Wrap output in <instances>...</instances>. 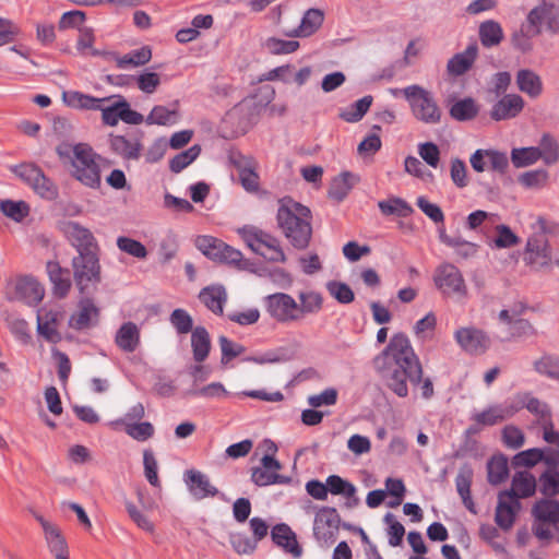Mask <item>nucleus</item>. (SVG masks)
Here are the masks:
<instances>
[{
    "label": "nucleus",
    "mask_w": 559,
    "mask_h": 559,
    "mask_svg": "<svg viewBox=\"0 0 559 559\" xmlns=\"http://www.w3.org/2000/svg\"><path fill=\"white\" fill-rule=\"evenodd\" d=\"M169 322L178 334L192 333L193 319L187 310L177 308L169 316Z\"/></svg>",
    "instance_id": "13d9d810"
},
{
    "label": "nucleus",
    "mask_w": 559,
    "mask_h": 559,
    "mask_svg": "<svg viewBox=\"0 0 559 559\" xmlns=\"http://www.w3.org/2000/svg\"><path fill=\"white\" fill-rule=\"evenodd\" d=\"M521 509V502L518 499H510L499 492L496 507L495 522L503 531H509L514 522L518 512Z\"/></svg>",
    "instance_id": "5701e85b"
},
{
    "label": "nucleus",
    "mask_w": 559,
    "mask_h": 559,
    "mask_svg": "<svg viewBox=\"0 0 559 559\" xmlns=\"http://www.w3.org/2000/svg\"><path fill=\"white\" fill-rule=\"evenodd\" d=\"M383 520L388 524L389 545L392 547L400 546L405 534L404 526L392 513H386Z\"/></svg>",
    "instance_id": "338daca9"
},
{
    "label": "nucleus",
    "mask_w": 559,
    "mask_h": 559,
    "mask_svg": "<svg viewBox=\"0 0 559 559\" xmlns=\"http://www.w3.org/2000/svg\"><path fill=\"white\" fill-rule=\"evenodd\" d=\"M544 451L537 448L528 449L515 454L512 459L514 467H532L543 462Z\"/></svg>",
    "instance_id": "680f3d73"
},
{
    "label": "nucleus",
    "mask_w": 559,
    "mask_h": 559,
    "mask_svg": "<svg viewBox=\"0 0 559 559\" xmlns=\"http://www.w3.org/2000/svg\"><path fill=\"white\" fill-rule=\"evenodd\" d=\"M479 39L486 48L498 46L503 39L501 25L493 20L483 22L479 25Z\"/></svg>",
    "instance_id": "c03bdc74"
},
{
    "label": "nucleus",
    "mask_w": 559,
    "mask_h": 559,
    "mask_svg": "<svg viewBox=\"0 0 559 559\" xmlns=\"http://www.w3.org/2000/svg\"><path fill=\"white\" fill-rule=\"evenodd\" d=\"M372 104V96L367 95L341 111L340 117L346 122H357L362 119Z\"/></svg>",
    "instance_id": "8fccbe9b"
},
{
    "label": "nucleus",
    "mask_w": 559,
    "mask_h": 559,
    "mask_svg": "<svg viewBox=\"0 0 559 559\" xmlns=\"http://www.w3.org/2000/svg\"><path fill=\"white\" fill-rule=\"evenodd\" d=\"M191 347L193 359L197 362L204 361L211 349L210 334L204 326H197L191 333Z\"/></svg>",
    "instance_id": "58836bf2"
},
{
    "label": "nucleus",
    "mask_w": 559,
    "mask_h": 559,
    "mask_svg": "<svg viewBox=\"0 0 559 559\" xmlns=\"http://www.w3.org/2000/svg\"><path fill=\"white\" fill-rule=\"evenodd\" d=\"M488 481L497 486L509 476L508 459L503 454L493 455L487 463Z\"/></svg>",
    "instance_id": "a18cd8bd"
},
{
    "label": "nucleus",
    "mask_w": 559,
    "mask_h": 559,
    "mask_svg": "<svg viewBox=\"0 0 559 559\" xmlns=\"http://www.w3.org/2000/svg\"><path fill=\"white\" fill-rule=\"evenodd\" d=\"M200 153L201 146L198 144L192 145L188 150L177 154L174 158L170 159L169 169L175 174L180 173L190 164H192L198 158Z\"/></svg>",
    "instance_id": "864d4df0"
},
{
    "label": "nucleus",
    "mask_w": 559,
    "mask_h": 559,
    "mask_svg": "<svg viewBox=\"0 0 559 559\" xmlns=\"http://www.w3.org/2000/svg\"><path fill=\"white\" fill-rule=\"evenodd\" d=\"M473 480V469L468 465L460 468L455 477V486L464 507L472 513L476 514L475 503L471 495V485Z\"/></svg>",
    "instance_id": "72a5a7b5"
},
{
    "label": "nucleus",
    "mask_w": 559,
    "mask_h": 559,
    "mask_svg": "<svg viewBox=\"0 0 559 559\" xmlns=\"http://www.w3.org/2000/svg\"><path fill=\"white\" fill-rule=\"evenodd\" d=\"M59 313L45 308L37 312V331L46 341L57 343L60 341V334L57 330Z\"/></svg>",
    "instance_id": "c756f323"
},
{
    "label": "nucleus",
    "mask_w": 559,
    "mask_h": 559,
    "mask_svg": "<svg viewBox=\"0 0 559 559\" xmlns=\"http://www.w3.org/2000/svg\"><path fill=\"white\" fill-rule=\"evenodd\" d=\"M110 59L115 60L117 67L120 69H127L130 67H140L146 64L152 58V51L150 47L144 46L140 49L130 51L129 53L120 57L115 52L105 53Z\"/></svg>",
    "instance_id": "f704fd0d"
},
{
    "label": "nucleus",
    "mask_w": 559,
    "mask_h": 559,
    "mask_svg": "<svg viewBox=\"0 0 559 559\" xmlns=\"http://www.w3.org/2000/svg\"><path fill=\"white\" fill-rule=\"evenodd\" d=\"M524 99L518 94H506L490 110V118L495 121L509 120L518 117L524 108Z\"/></svg>",
    "instance_id": "aec40b11"
},
{
    "label": "nucleus",
    "mask_w": 559,
    "mask_h": 559,
    "mask_svg": "<svg viewBox=\"0 0 559 559\" xmlns=\"http://www.w3.org/2000/svg\"><path fill=\"white\" fill-rule=\"evenodd\" d=\"M516 414V407H513L511 400L501 404L490 405L486 409L472 415L471 419L477 424L486 426L498 425Z\"/></svg>",
    "instance_id": "a211bd4d"
},
{
    "label": "nucleus",
    "mask_w": 559,
    "mask_h": 559,
    "mask_svg": "<svg viewBox=\"0 0 559 559\" xmlns=\"http://www.w3.org/2000/svg\"><path fill=\"white\" fill-rule=\"evenodd\" d=\"M10 170L24 183L29 186L40 198L52 201L59 195L57 185L48 178L41 168L34 163H21L10 167Z\"/></svg>",
    "instance_id": "0eeeda50"
},
{
    "label": "nucleus",
    "mask_w": 559,
    "mask_h": 559,
    "mask_svg": "<svg viewBox=\"0 0 559 559\" xmlns=\"http://www.w3.org/2000/svg\"><path fill=\"white\" fill-rule=\"evenodd\" d=\"M534 521L548 522L554 525L558 533L559 540V501L552 499H540L532 508Z\"/></svg>",
    "instance_id": "a878e982"
},
{
    "label": "nucleus",
    "mask_w": 559,
    "mask_h": 559,
    "mask_svg": "<svg viewBox=\"0 0 559 559\" xmlns=\"http://www.w3.org/2000/svg\"><path fill=\"white\" fill-rule=\"evenodd\" d=\"M239 234L247 246L265 260L270 262H286V255L280 240L271 234L252 226H245L239 229Z\"/></svg>",
    "instance_id": "39448f33"
},
{
    "label": "nucleus",
    "mask_w": 559,
    "mask_h": 559,
    "mask_svg": "<svg viewBox=\"0 0 559 559\" xmlns=\"http://www.w3.org/2000/svg\"><path fill=\"white\" fill-rule=\"evenodd\" d=\"M534 369L550 379L559 380V359L545 355L534 362Z\"/></svg>",
    "instance_id": "e2e57ef3"
},
{
    "label": "nucleus",
    "mask_w": 559,
    "mask_h": 559,
    "mask_svg": "<svg viewBox=\"0 0 559 559\" xmlns=\"http://www.w3.org/2000/svg\"><path fill=\"white\" fill-rule=\"evenodd\" d=\"M62 231L70 243L78 250L79 254L99 251L93 233L78 222L69 221L63 223Z\"/></svg>",
    "instance_id": "2eb2a0df"
},
{
    "label": "nucleus",
    "mask_w": 559,
    "mask_h": 559,
    "mask_svg": "<svg viewBox=\"0 0 559 559\" xmlns=\"http://www.w3.org/2000/svg\"><path fill=\"white\" fill-rule=\"evenodd\" d=\"M114 98L115 96L97 98L76 91L63 93V100L68 106L86 110H98L100 104L109 103Z\"/></svg>",
    "instance_id": "473e14b6"
},
{
    "label": "nucleus",
    "mask_w": 559,
    "mask_h": 559,
    "mask_svg": "<svg viewBox=\"0 0 559 559\" xmlns=\"http://www.w3.org/2000/svg\"><path fill=\"white\" fill-rule=\"evenodd\" d=\"M340 522L341 518L335 508H321L314 516V537L320 542L333 543L338 533Z\"/></svg>",
    "instance_id": "4468645a"
},
{
    "label": "nucleus",
    "mask_w": 559,
    "mask_h": 559,
    "mask_svg": "<svg viewBox=\"0 0 559 559\" xmlns=\"http://www.w3.org/2000/svg\"><path fill=\"white\" fill-rule=\"evenodd\" d=\"M117 247L120 251L141 260L145 259L148 254L147 249L142 242L126 236L117 238Z\"/></svg>",
    "instance_id": "bf43d9fd"
},
{
    "label": "nucleus",
    "mask_w": 559,
    "mask_h": 559,
    "mask_svg": "<svg viewBox=\"0 0 559 559\" xmlns=\"http://www.w3.org/2000/svg\"><path fill=\"white\" fill-rule=\"evenodd\" d=\"M326 289L340 304L347 305L355 299L352 288L343 282L330 281L326 283Z\"/></svg>",
    "instance_id": "0e129e2a"
},
{
    "label": "nucleus",
    "mask_w": 559,
    "mask_h": 559,
    "mask_svg": "<svg viewBox=\"0 0 559 559\" xmlns=\"http://www.w3.org/2000/svg\"><path fill=\"white\" fill-rule=\"evenodd\" d=\"M516 85L519 90L532 98L538 97L543 92V82L540 76L530 69H522L516 74Z\"/></svg>",
    "instance_id": "c9c22d12"
},
{
    "label": "nucleus",
    "mask_w": 559,
    "mask_h": 559,
    "mask_svg": "<svg viewBox=\"0 0 559 559\" xmlns=\"http://www.w3.org/2000/svg\"><path fill=\"white\" fill-rule=\"evenodd\" d=\"M267 313L277 322L286 323L300 320L297 302L288 294L276 293L265 297Z\"/></svg>",
    "instance_id": "f8f14e48"
},
{
    "label": "nucleus",
    "mask_w": 559,
    "mask_h": 559,
    "mask_svg": "<svg viewBox=\"0 0 559 559\" xmlns=\"http://www.w3.org/2000/svg\"><path fill=\"white\" fill-rule=\"evenodd\" d=\"M99 310L90 298H83L79 302V309L69 319L70 328L82 331L97 324Z\"/></svg>",
    "instance_id": "412c9836"
},
{
    "label": "nucleus",
    "mask_w": 559,
    "mask_h": 559,
    "mask_svg": "<svg viewBox=\"0 0 559 559\" xmlns=\"http://www.w3.org/2000/svg\"><path fill=\"white\" fill-rule=\"evenodd\" d=\"M539 35L538 29H530V27L524 24L516 31H514L511 35V45L512 47L522 52L527 53L533 50L534 44L533 38Z\"/></svg>",
    "instance_id": "49530a36"
},
{
    "label": "nucleus",
    "mask_w": 559,
    "mask_h": 559,
    "mask_svg": "<svg viewBox=\"0 0 559 559\" xmlns=\"http://www.w3.org/2000/svg\"><path fill=\"white\" fill-rule=\"evenodd\" d=\"M537 153L545 165H555L559 162V142L551 133H543L538 142Z\"/></svg>",
    "instance_id": "ea45409f"
},
{
    "label": "nucleus",
    "mask_w": 559,
    "mask_h": 559,
    "mask_svg": "<svg viewBox=\"0 0 559 559\" xmlns=\"http://www.w3.org/2000/svg\"><path fill=\"white\" fill-rule=\"evenodd\" d=\"M218 344L222 350L221 362L223 365H227L231 359L240 356L246 350L241 344L230 341L225 335L218 337Z\"/></svg>",
    "instance_id": "69168bd1"
},
{
    "label": "nucleus",
    "mask_w": 559,
    "mask_h": 559,
    "mask_svg": "<svg viewBox=\"0 0 559 559\" xmlns=\"http://www.w3.org/2000/svg\"><path fill=\"white\" fill-rule=\"evenodd\" d=\"M277 224L290 245L297 250H304L309 246L312 236L310 210L285 197L280 201L277 211Z\"/></svg>",
    "instance_id": "f03ea898"
},
{
    "label": "nucleus",
    "mask_w": 559,
    "mask_h": 559,
    "mask_svg": "<svg viewBox=\"0 0 559 559\" xmlns=\"http://www.w3.org/2000/svg\"><path fill=\"white\" fill-rule=\"evenodd\" d=\"M272 540L285 551L292 554L295 558L302 555V548L299 546L296 534L287 524H276L271 532Z\"/></svg>",
    "instance_id": "bb28decb"
},
{
    "label": "nucleus",
    "mask_w": 559,
    "mask_h": 559,
    "mask_svg": "<svg viewBox=\"0 0 559 559\" xmlns=\"http://www.w3.org/2000/svg\"><path fill=\"white\" fill-rule=\"evenodd\" d=\"M299 304H297V312L300 319L305 314L318 313L323 307V297L317 292H301L298 295Z\"/></svg>",
    "instance_id": "de8ad7c7"
},
{
    "label": "nucleus",
    "mask_w": 559,
    "mask_h": 559,
    "mask_svg": "<svg viewBox=\"0 0 559 559\" xmlns=\"http://www.w3.org/2000/svg\"><path fill=\"white\" fill-rule=\"evenodd\" d=\"M323 20L324 14L321 10L309 9L305 12L299 26L285 34L289 37H308L321 27Z\"/></svg>",
    "instance_id": "c85d7f7f"
},
{
    "label": "nucleus",
    "mask_w": 559,
    "mask_h": 559,
    "mask_svg": "<svg viewBox=\"0 0 559 559\" xmlns=\"http://www.w3.org/2000/svg\"><path fill=\"white\" fill-rule=\"evenodd\" d=\"M264 48L272 55H288L299 48V41L285 40L277 37H269L263 44Z\"/></svg>",
    "instance_id": "4d7b16f0"
},
{
    "label": "nucleus",
    "mask_w": 559,
    "mask_h": 559,
    "mask_svg": "<svg viewBox=\"0 0 559 559\" xmlns=\"http://www.w3.org/2000/svg\"><path fill=\"white\" fill-rule=\"evenodd\" d=\"M511 162L515 168H524L534 165L539 160V153L537 147H514L511 151Z\"/></svg>",
    "instance_id": "3c124183"
},
{
    "label": "nucleus",
    "mask_w": 559,
    "mask_h": 559,
    "mask_svg": "<svg viewBox=\"0 0 559 559\" xmlns=\"http://www.w3.org/2000/svg\"><path fill=\"white\" fill-rule=\"evenodd\" d=\"M73 276L81 294H85L90 285L100 281L98 252L82 253L72 260Z\"/></svg>",
    "instance_id": "1a4fd4ad"
},
{
    "label": "nucleus",
    "mask_w": 559,
    "mask_h": 559,
    "mask_svg": "<svg viewBox=\"0 0 559 559\" xmlns=\"http://www.w3.org/2000/svg\"><path fill=\"white\" fill-rule=\"evenodd\" d=\"M436 286L447 295L465 297L467 288L461 271L451 263L437 267L433 276Z\"/></svg>",
    "instance_id": "9b49d317"
},
{
    "label": "nucleus",
    "mask_w": 559,
    "mask_h": 559,
    "mask_svg": "<svg viewBox=\"0 0 559 559\" xmlns=\"http://www.w3.org/2000/svg\"><path fill=\"white\" fill-rule=\"evenodd\" d=\"M519 182L527 189H539L546 186L548 181V171L545 169H535L521 174Z\"/></svg>",
    "instance_id": "052dcab7"
},
{
    "label": "nucleus",
    "mask_w": 559,
    "mask_h": 559,
    "mask_svg": "<svg viewBox=\"0 0 559 559\" xmlns=\"http://www.w3.org/2000/svg\"><path fill=\"white\" fill-rule=\"evenodd\" d=\"M179 118L180 115L177 109V104L173 109L162 105H156L145 118V122L147 124L173 126L178 122Z\"/></svg>",
    "instance_id": "37998d69"
},
{
    "label": "nucleus",
    "mask_w": 559,
    "mask_h": 559,
    "mask_svg": "<svg viewBox=\"0 0 559 559\" xmlns=\"http://www.w3.org/2000/svg\"><path fill=\"white\" fill-rule=\"evenodd\" d=\"M199 298L209 310L215 314H222L227 295L225 288L217 285L203 288L199 294Z\"/></svg>",
    "instance_id": "e433bc0d"
},
{
    "label": "nucleus",
    "mask_w": 559,
    "mask_h": 559,
    "mask_svg": "<svg viewBox=\"0 0 559 559\" xmlns=\"http://www.w3.org/2000/svg\"><path fill=\"white\" fill-rule=\"evenodd\" d=\"M282 464L270 454H265L261 459V466L252 467L251 480L260 487L273 484H288L289 477L278 474Z\"/></svg>",
    "instance_id": "dca6fc26"
},
{
    "label": "nucleus",
    "mask_w": 559,
    "mask_h": 559,
    "mask_svg": "<svg viewBox=\"0 0 559 559\" xmlns=\"http://www.w3.org/2000/svg\"><path fill=\"white\" fill-rule=\"evenodd\" d=\"M326 488L332 495H342L347 499H353V503L348 502V507L355 506L358 502V499L355 498V486L337 475H331L326 478Z\"/></svg>",
    "instance_id": "09e8293b"
},
{
    "label": "nucleus",
    "mask_w": 559,
    "mask_h": 559,
    "mask_svg": "<svg viewBox=\"0 0 559 559\" xmlns=\"http://www.w3.org/2000/svg\"><path fill=\"white\" fill-rule=\"evenodd\" d=\"M0 211L15 222L23 221L29 213V206L24 201H0Z\"/></svg>",
    "instance_id": "6e6d98bb"
},
{
    "label": "nucleus",
    "mask_w": 559,
    "mask_h": 559,
    "mask_svg": "<svg viewBox=\"0 0 559 559\" xmlns=\"http://www.w3.org/2000/svg\"><path fill=\"white\" fill-rule=\"evenodd\" d=\"M58 155L71 158L73 167L72 176L90 188H97L100 185V169L96 162V154L93 148L84 143L73 147L61 145L57 147Z\"/></svg>",
    "instance_id": "7ed1b4c3"
},
{
    "label": "nucleus",
    "mask_w": 559,
    "mask_h": 559,
    "mask_svg": "<svg viewBox=\"0 0 559 559\" xmlns=\"http://www.w3.org/2000/svg\"><path fill=\"white\" fill-rule=\"evenodd\" d=\"M556 224L538 216L532 225L533 233L528 237L523 253V261L535 271L549 267L552 263V253L547 235L552 233Z\"/></svg>",
    "instance_id": "20e7f679"
},
{
    "label": "nucleus",
    "mask_w": 559,
    "mask_h": 559,
    "mask_svg": "<svg viewBox=\"0 0 559 559\" xmlns=\"http://www.w3.org/2000/svg\"><path fill=\"white\" fill-rule=\"evenodd\" d=\"M109 143L114 153L128 160L139 159L143 148L139 138L128 139L124 135L110 134Z\"/></svg>",
    "instance_id": "393cba45"
},
{
    "label": "nucleus",
    "mask_w": 559,
    "mask_h": 559,
    "mask_svg": "<svg viewBox=\"0 0 559 559\" xmlns=\"http://www.w3.org/2000/svg\"><path fill=\"white\" fill-rule=\"evenodd\" d=\"M357 181L358 178L354 174L344 171L332 180L329 189V195L336 201H342L346 198Z\"/></svg>",
    "instance_id": "a19ab883"
},
{
    "label": "nucleus",
    "mask_w": 559,
    "mask_h": 559,
    "mask_svg": "<svg viewBox=\"0 0 559 559\" xmlns=\"http://www.w3.org/2000/svg\"><path fill=\"white\" fill-rule=\"evenodd\" d=\"M454 337L459 345L469 354H481L489 347V337L480 330L474 328L459 329Z\"/></svg>",
    "instance_id": "6ab92c4d"
},
{
    "label": "nucleus",
    "mask_w": 559,
    "mask_h": 559,
    "mask_svg": "<svg viewBox=\"0 0 559 559\" xmlns=\"http://www.w3.org/2000/svg\"><path fill=\"white\" fill-rule=\"evenodd\" d=\"M513 407H516V413L522 408H526L530 413L539 416L543 419L550 418V409L548 405L540 402L538 399L531 396L528 393L519 394L515 399L511 400Z\"/></svg>",
    "instance_id": "4c0bfd02"
},
{
    "label": "nucleus",
    "mask_w": 559,
    "mask_h": 559,
    "mask_svg": "<svg viewBox=\"0 0 559 559\" xmlns=\"http://www.w3.org/2000/svg\"><path fill=\"white\" fill-rule=\"evenodd\" d=\"M374 367L385 385L400 397L408 395L407 381L414 385L421 383V396L426 400L435 393L432 381L429 378L423 380L420 360L404 333L391 337L384 350L376 357Z\"/></svg>",
    "instance_id": "f257e3e1"
},
{
    "label": "nucleus",
    "mask_w": 559,
    "mask_h": 559,
    "mask_svg": "<svg viewBox=\"0 0 559 559\" xmlns=\"http://www.w3.org/2000/svg\"><path fill=\"white\" fill-rule=\"evenodd\" d=\"M185 481L189 488L190 493L197 500H202L206 497H215L218 495V489L215 486H213L209 477L200 471H186Z\"/></svg>",
    "instance_id": "4be33fe9"
},
{
    "label": "nucleus",
    "mask_w": 559,
    "mask_h": 559,
    "mask_svg": "<svg viewBox=\"0 0 559 559\" xmlns=\"http://www.w3.org/2000/svg\"><path fill=\"white\" fill-rule=\"evenodd\" d=\"M378 206L383 215H397L405 217L409 215L413 210L408 203L400 198H392L389 200L380 201Z\"/></svg>",
    "instance_id": "5fc2aeb1"
},
{
    "label": "nucleus",
    "mask_w": 559,
    "mask_h": 559,
    "mask_svg": "<svg viewBox=\"0 0 559 559\" xmlns=\"http://www.w3.org/2000/svg\"><path fill=\"white\" fill-rule=\"evenodd\" d=\"M536 479L527 471L516 472L512 478V487L509 490L501 491L503 496L510 499L528 498L535 493Z\"/></svg>",
    "instance_id": "b1692460"
},
{
    "label": "nucleus",
    "mask_w": 559,
    "mask_h": 559,
    "mask_svg": "<svg viewBox=\"0 0 559 559\" xmlns=\"http://www.w3.org/2000/svg\"><path fill=\"white\" fill-rule=\"evenodd\" d=\"M540 492L547 497H554L559 493V472L548 469L539 477Z\"/></svg>",
    "instance_id": "774afa93"
},
{
    "label": "nucleus",
    "mask_w": 559,
    "mask_h": 559,
    "mask_svg": "<svg viewBox=\"0 0 559 559\" xmlns=\"http://www.w3.org/2000/svg\"><path fill=\"white\" fill-rule=\"evenodd\" d=\"M439 238L445 246L452 247L456 250V253L463 258H468L476 253L477 246L469 241L462 239L461 237L448 236L444 229L439 230Z\"/></svg>",
    "instance_id": "603ef678"
},
{
    "label": "nucleus",
    "mask_w": 559,
    "mask_h": 559,
    "mask_svg": "<svg viewBox=\"0 0 559 559\" xmlns=\"http://www.w3.org/2000/svg\"><path fill=\"white\" fill-rule=\"evenodd\" d=\"M36 520L44 531L47 547L55 556V559H70L67 540L58 525L45 520L41 515H36Z\"/></svg>",
    "instance_id": "f3484780"
},
{
    "label": "nucleus",
    "mask_w": 559,
    "mask_h": 559,
    "mask_svg": "<svg viewBox=\"0 0 559 559\" xmlns=\"http://www.w3.org/2000/svg\"><path fill=\"white\" fill-rule=\"evenodd\" d=\"M404 92V97L417 120L427 124H437L441 121V109L427 90L414 84L406 86Z\"/></svg>",
    "instance_id": "423d86ee"
},
{
    "label": "nucleus",
    "mask_w": 559,
    "mask_h": 559,
    "mask_svg": "<svg viewBox=\"0 0 559 559\" xmlns=\"http://www.w3.org/2000/svg\"><path fill=\"white\" fill-rule=\"evenodd\" d=\"M478 48L476 44L468 45L463 52L454 55L447 64L449 74L459 76L466 73L476 60Z\"/></svg>",
    "instance_id": "7c9ffc66"
},
{
    "label": "nucleus",
    "mask_w": 559,
    "mask_h": 559,
    "mask_svg": "<svg viewBox=\"0 0 559 559\" xmlns=\"http://www.w3.org/2000/svg\"><path fill=\"white\" fill-rule=\"evenodd\" d=\"M262 106L255 100V97H247L226 112L225 119L235 123L242 131L251 128L260 116Z\"/></svg>",
    "instance_id": "ddd939ff"
},
{
    "label": "nucleus",
    "mask_w": 559,
    "mask_h": 559,
    "mask_svg": "<svg viewBox=\"0 0 559 559\" xmlns=\"http://www.w3.org/2000/svg\"><path fill=\"white\" fill-rule=\"evenodd\" d=\"M116 345L124 353H133L140 345V330L131 321L124 322L116 333Z\"/></svg>",
    "instance_id": "2f4dec72"
},
{
    "label": "nucleus",
    "mask_w": 559,
    "mask_h": 559,
    "mask_svg": "<svg viewBox=\"0 0 559 559\" xmlns=\"http://www.w3.org/2000/svg\"><path fill=\"white\" fill-rule=\"evenodd\" d=\"M195 246L211 260L243 267L240 265L242 261V253L221 239L212 236H199L195 240Z\"/></svg>",
    "instance_id": "9d476101"
},
{
    "label": "nucleus",
    "mask_w": 559,
    "mask_h": 559,
    "mask_svg": "<svg viewBox=\"0 0 559 559\" xmlns=\"http://www.w3.org/2000/svg\"><path fill=\"white\" fill-rule=\"evenodd\" d=\"M479 112V106L472 97L460 99L452 104L449 109L451 118L456 121L473 120Z\"/></svg>",
    "instance_id": "79ce46f5"
},
{
    "label": "nucleus",
    "mask_w": 559,
    "mask_h": 559,
    "mask_svg": "<svg viewBox=\"0 0 559 559\" xmlns=\"http://www.w3.org/2000/svg\"><path fill=\"white\" fill-rule=\"evenodd\" d=\"M46 270L50 282L52 283V293L58 298H64L71 287L70 272L62 269L56 261H48Z\"/></svg>",
    "instance_id": "cd10ccee"
},
{
    "label": "nucleus",
    "mask_w": 559,
    "mask_h": 559,
    "mask_svg": "<svg viewBox=\"0 0 559 559\" xmlns=\"http://www.w3.org/2000/svg\"><path fill=\"white\" fill-rule=\"evenodd\" d=\"M45 289L36 278L21 275L10 280L5 287L9 301H21L27 306H37L44 298Z\"/></svg>",
    "instance_id": "6e6552de"
}]
</instances>
